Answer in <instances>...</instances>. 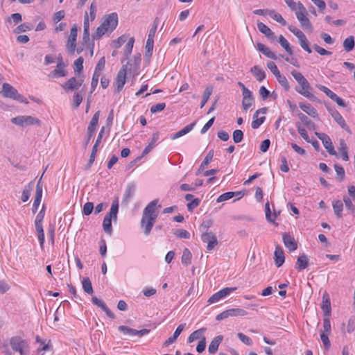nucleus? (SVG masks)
<instances>
[{"label":"nucleus","mask_w":355,"mask_h":355,"mask_svg":"<svg viewBox=\"0 0 355 355\" xmlns=\"http://www.w3.org/2000/svg\"><path fill=\"white\" fill-rule=\"evenodd\" d=\"M158 202V199L153 200L144 209L141 226L144 228V234L146 235H148L150 233L158 216L156 211V206Z\"/></svg>","instance_id":"nucleus-1"},{"label":"nucleus","mask_w":355,"mask_h":355,"mask_svg":"<svg viewBox=\"0 0 355 355\" xmlns=\"http://www.w3.org/2000/svg\"><path fill=\"white\" fill-rule=\"evenodd\" d=\"M119 211V199L116 198L112 203L110 212L107 213L103 219V227L105 233L111 235L112 233V220L114 221L117 219V214Z\"/></svg>","instance_id":"nucleus-2"},{"label":"nucleus","mask_w":355,"mask_h":355,"mask_svg":"<svg viewBox=\"0 0 355 355\" xmlns=\"http://www.w3.org/2000/svg\"><path fill=\"white\" fill-rule=\"evenodd\" d=\"M10 345L12 349L19 352V355H28L29 352V346L27 342L19 336H13L10 339ZM7 355H11L7 353Z\"/></svg>","instance_id":"nucleus-3"},{"label":"nucleus","mask_w":355,"mask_h":355,"mask_svg":"<svg viewBox=\"0 0 355 355\" xmlns=\"http://www.w3.org/2000/svg\"><path fill=\"white\" fill-rule=\"evenodd\" d=\"M1 93L4 97L12 98L19 102L28 103L27 101H25L26 98L24 96L19 94L17 90L8 83L3 84L2 91Z\"/></svg>","instance_id":"nucleus-4"},{"label":"nucleus","mask_w":355,"mask_h":355,"mask_svg":"<svg viewBox=\"0 0 355 355\" xmlns=\"http://www.w3.org/2000/svg\"><path fill=\"white\" fill-rule=\"evenodd\" d=\"M11 122L21 127H26L31 125H37L40 126L41 121L39 119L32 116H18L11 119Z\"/></svg>","instance_id":"nucleus-5"},{"label":"nucleus","mask_w":355,"mask_h":355,"mask_svg":"<svg viewBox=\"0 0 355 355\" xmlns=\"http://www.w3.org/2000/svg\"><path fill=\"white\" fill-rule=\"evenodd\" d=\"M297 9L298 11L296 12V17L300 21L302 28L304 29H311L312 28V25L310 20L306 17V10L300 1L297 3Z\"/></svg>","instance_id":"nucleus-6"},{"label":"nucleus","mask_w":355,"mask_h":355,"mask_svg":"<svg viewBox=\"0 0 355 355\" xmlns=\"http://www.w3.org/2000/svg\"><path fill=\"white\" fill-rule=\"evenodd\" d=\"M99 115H100V112L97 111L93 115V116L89 122V124L87 127V138L85 141V146H87L89 144L91 139L92 138V137L94 135V133L96 131V127L98 125V119H99Z\"/></svg>","instance_id":"nucleus-7"},{"label":"nucleus","mask_w":355,"mask_h":355,"mask_svg":"<svg viewBox=\"0 0 355 355\" xmlns=\"http://www.w3.org/2000/svg\"><path fill=\"white\" fill-rule=\"evenodd\" d=\"M300 87L295 88V91L300 94L304 96L311 101H314L315 97L311 94V91L313 89L308 80L306 79L303 82L298 83Z\"/></svg>","instance_id":"nucleus-8"},{"label":"nucleus","mask_w":355,"mask_h":355,"mask_svg":"<svg viewBox=\"0 0 355 355\" xmlns=\"http://www.w3.org/2000/svg\"><path fill=\"white\" fill-rule=\"evenodd\" d=\"M128 70L127 64L123 65V67L119 71L116 77L115 78V85L116 86V92H120L123 88V86L126 81V73Z\"/></svg>","instance_id":"nucleus-9"},{"label":"nucleus","mask_w":355,"mask_h":355,"mask_svg":"<svg viewBox=\"0 0 355 355\" xmlns=\"http://www.w3.org/2000/svg\"><path fill=\"white\" fill-rule=\"evenodd\" d=\"M236 289V287H226L220 291L215 293L212 295L208 300L207 302L209 304H213L218 302L221 299L225 297L227 295H230L232 292L234 291Z\"/></svg>","instance_id":"nucleus-10"},{"label":"nucleus","mask_w":355,"mask_h":355,"mask_svg":"<svg viewBox=\"0 0 355 355\" xmlns=\"http://www.w3.org/2000/svg\"><path fill=\"white\" fill-rule=\"evenodd\" d=\"M84 80L81 78H76V77L70 78L62 85V88L66 92H72L78 89L83 85Z\"/></svg>","instance_id":"nucleus-11"},{"label":"nucleus","mask_w":355,"mask_h":355,"mask_svg":"<svg viewBox=\"0 0 355 355\" xmlns=\"http://www.w3.org/2000/svg\"><path fill=\"white\" fill-rule=\"evenodd\" d=\"M315 135L322 142L324 147L327 149V152L331 155H336V152L334 150L332 141L330 137L325 133L315 132Z\"/></svg>","instance_id":"nucleus-12"},{"label":"nucleus","mask_w":355,"mask_h":355,"mask_svg":"<svg viewBox=\"0 0 355 355\" xmlns=\"http://www.w3.org/2000/svg\"><path fill=\"white\" fill-rule=\"evenodd\" d=\"M101 25L107 28V32H112L118 25V15L116 12L108 15Z\"/></svg>","instance_id":"nucleus-13"},{"label":"nucleus","mask_w":355,"mask_h":355,"mask_svg":"<svg viewBox=\"0 0 355 355\" xmlns=\"http://www.w3.org/2000/svg\"><path fill=\"white\" fill-rule=\"evenodd\" d=\"M327 110L334 119L336 121V123L345 130L347 132L351 133V130L349 126L345 123V119L342 116V115L339 113L338 110H336L334 107H328Z\"/></svg>","instance_id":"nucleus-14"},{"label":"nucleus","mask_w":355,"mask_h":355,"mask_svg":"<svg viewBox=\"0 0 355 355\" xmlns=\"http://www.w3.org/2000/svg\"><path fill=\"white\" fill-rule=\"evenodd\" d=\"M77 27L74 25L70 31V35L67 40V49L70 54H73L76 46Z\"/></svg>","instance_id":"nucleus-15"},{"label":"nucleus","mask_w":355,"mask_h":355,"mask_svg":"<svg viewBox=\"0 0 355 355\" xmlns=\"http://www.w3.org/2000/svg\"><path fill=\"white\" fill-rule=\"evenodd\" d=\"M119 331L123 333L124 334H126V335H130L131 336H137L139 337L144 336L148 334L150 331V330L146 329H144L141 330H137V329H132L128 326H123V325L119 327Z\"/></svg>","instance_id":"nucleus-16"},{"label":"nucleus","mask_w":355,"mask_h":355,"mask_svg":"<svg viewBox=\"0 0 355 355\" xmlns=\"http://www.w3.org/2000/svg\"><path fill=\"white\" fill-rule=\"evenodd\" d=\"M201 239L204 243H207V250L210 251L218 244L216 236L212 232H205L202 234Z\"/></svg>","instance_id":"nucleus-17"},{"label":"nucleus","mask_w":355,"mask_h":355,"mask_svg":"<svg viewBox=\"0 0 355 355\" xmlns=\"http://www.w3.org/2000/svg\"><path fill=\"white\" fill-rule=\"evenodd\" d=\"M136 186L134 183L131 182L128 184L121 202L122 205L127 206L128 205L132 198L134 196Z\"/></svg>","instance_id":"nucleus-18"},{"label":"nucleus","mask_w":355,"mask_h":355,"mask_svg":"<svg viewBox=\"0 0 355 355\" xmlns=\"http://www.w3.org/2000/svg\"><path fill=\"white\" fill-rule=\"evenodd\" d=\"M67 64L65 63L57 64L56 68L53 70L49 76L51 78L65 77L67 76V71L65 69Z\"/></svg>","instance_id":"nucleus-19"},{"label":"nucleus","mask_w":355,"mask_h":355,"mask_svg":"<svg viewBox=\"0 0 355 355\" xmlns=\"http://www.w3.org/2000/svg\"><path fill=\"white\" fill-rule=\"evenodd\" d=\"M257 28L261 33L264 34L268 40L271 41L276 40L277 37L275 34L265 24L262 22H258Z\"/></svg>","instance_id":"nucleus-20"},{"label":"nucleus","mask_w":355,"mask_h":355,"mask_svg":"<svg viewBox=\"0 0 355 355\" xmlns=\"http://www.w3.org/2000/svg\"><path fill=\"white\" fill-rule=\"evenodd\" d=\"M245 195L243 191H228L220 195L216 201L217 202H223L232 198L233 197H238V199L241 198Z\"/></svg>","instance_id":"nucleus-21"},{"label":"nucleus","mask_w":355,"mask_h":355,"mask_svg":"<svg viewBox=\"0 0 355 355\" xmlns=\"http://www.w3.org/2000/svg\"><path fill=\"white\" fill-rule=\"evenodd\" d=\"M283 242L290 251H294L297 248V244L295 239L288 234H283Z\"/></svg>","instance_id":"nucleus-22"},{"label":"nucleus","mask_w":355,"mask_h":355,"mask_svg":"<svg viewBox=\"0 0 355 355\" xmlns=\"http://www.w3.org/2000/svg\"><path fill=\"white\" fill-rule=\"evenodd\" d=\"M274 259L275 265L277 268H279L283 265L285 261L284 253L282 248L277 246L274 252Z\"/></svg>","instance_id":"nucleus-23"},{"label":"nucleus","mask_w":355,"mask_h":355,"mask_svg":"<svg viewBox=\"0 0 355 355\" xmlns=\"http://www.w3.org/2000/svg\"><path fill=\"white\" fill-rule=\"evenodd\" d=\"M223 340V336L219 335L216 336L210 343L209 347H208V352L209 354H214L216 353V352L218 349V347L220 344Z\"/></svg>","instance_id":"nucleus-24"},{"label":"nucleus","mask_w":355,"mask_h":355,"mask_svg":"<svg viewBox=\"0 0 355 355\" xmlns=\"http://www.w3.org/2000/svg\"><path fill=\"white\" fill-rule=\"evenodd\" d=\"M243 95V101H242V106L244 110L247 111L252 105L254 101V98L252 96V92H245V94H242Z\"/></svg>","instance_id":"nucleus-25"},{"label":"nucleus","mask_w":355,"mask_h":355,"mask_svg":"<svg viewBox=\"0 0 355 355\" xmlns=\"http://www.w3.org/2000/svg\"><path fill=\"white\" fill-rule=\"evenodd\" d=\"M324 311V316H329L331 314V302L327 293H324L322 296V304L321 306Z\"/></svg>","instance_id":"nucleus-26"},{"label":"nucleus","mask_w":355,"mask_h":355,"mask_svg":"<svg viewBox=\"0 0 355 355\" xmlns=\"http://www.w3.org/2000/svg\"><path fill=\"white\" fill-rule=\"evenodd\" d=\"M299 107L310 116L313 118L318 117L317 110L311 104L300 103Z\"/></svg>","instance_id":"nucleus-27"},{"label":"nucleus","mask_w":355,"mask_h":355,"mask_svg":"<svg viewBox=\"0 0 355 355\" xmlns=\"http://www.w3.org/2000/svg\"><path fill=\"white\" fill-rule=\"evenodd\" d=\"M308 265L309 259L307 256L305 254H302L298 257L295 268L297 270L301 271L305 269L308 266Z\"/></svg>","instance_id":"nucleus-28"},{"label":"nucleus","mask_w":355,"mask_h":355,"mask_svg":"<svg viewBox=\"0 0 355 355\" xmlns=\"http://www.w3.org/2000/svg\"><path fill=\"white\" fill-rule=\"evenodd\" d=\"M159 132H155L153 134L151 141L149 144L144 148L142 152V156H145L148 154L156 146V143L159 139Z\"/></svg>","instance_id":"nucleus-29"},{"label":"nucleus","mask_w":355,"mask_h":355,"mask_svg":"<svg viewBox=\"0 0 355 355\" xmlns=\"http://www.w3.org/2000/svg\"><path fill=\"white\" fill-rule=\"evenodd\" d=\"M257 49L258 50L261 52L266 57L272 59V60H277V55L270 51V49L265 46L264 44L261 43L257 44Z\"/></svg>","instance_id":"nucleus-30"},{"label":"nucleus","mask_w":355,"mask_h":355,"mask_svg":"<svg viewBox=\"0 0 355 355\" xmlns=\"http://www.w3.org/2000/svg\"><path fill=\"white\" fill-rule=\"evenodd\" d=\"M207 329L205 327L200 328L198 330L194 331L193 333L190 334V336L188 338V342L189 343L193 342L196 340H198L200 338L202 340V338L205 337L203 336V334L206 331Z\"/></svg>","instance_id":"nucleus-31"},{"label":"nucleus","mask_w":355,"mask_h":355,"mask_svg":"<svg viewBox=\"0 0 355 355\" xmlns=\"http://www.w3.org/2000/svg\"><path fill=\"white\" fill-rule=\"evenodd\" d=\"M250 71L259 82H261L266 78L265 71L259 66H254Z\"/></svg>","instance_id":"nucleus-32"},{"label":"nucleus","mask_w":355,"mask_h":355,"mask_svg":"<svg viewBox=\"0 0 355 355\" xmlns=\"http://www.w3.org/2000/svg\"><path fill=\"white\" fill-rule=\"evenodd\" d=\"M196 125V122H193L191 124H189L187 125V126H185L184 128H182L181 130L177 132L176 133H175L172 137H171V139H176L187 133H189L190 131H191L193 128V127L195 126Z\"/></svg>","instance_id":"nucleus-33"},{"label":"nucleus","mask_w":355,"mask_h":355,"mask_svg":"<svg viewBox=\"0 0 355 355\" xmlns=\"http://www.w3.org/2000/svg\"><path fill=\"white\" fill-rule=\"evenodd\" d=\"M33 182H30L26 186H25V187L22 191V194H21V200L24 202L28 201V200L29 199V198L31 196V191L33 190Z\"/></svg>","instance_id":"nucleus-34"},{"label":"nucleus","mask_w":355,"mask_h":355,"mask_svg":"<svg viewBox=\"0 0 355 355\" xmlns=\"http://www.w3.org/2000/svg\"><path fill=\"white\" fill-rule=\"evenodd\" d=\"M298 118L300 121L310 130H314L315 128V123L311 121L305 114L302 112H300L297 114Z\"/></svg>","instance_id":"nucleus-35"},{"label":"nucleus","mask_w":355,"mask_h":355,"mask_svg":"<svg viewBox=\"0 0 355 355\" xmlns=\"http://www.w3.org/2000/svg\"><path fill=\"white\" fill-rule=\"evenodd\" d=\"M213 157H214V150H211L209 151V153L206 155L205 159L201 163L200 168H199L198 172L196 173V175H198V173H200L201 171H203L205 168V167L212 160Z\"/></svg>","instance_id":"nucleus-36"},{"label":"nucleus","mask_w":355,"mask_h":355,"mask_svg":"<svg viewBox=\"0 0 355 355\" xmlns=\"http://www.w3.org/2000/svg\"><path fill=\"white\" fill-rule=\"evenodd\" d=\"M333 209H334V214L337 216V218H342V216H343L342 211L343 209V204L340 200L333 202Z\"/></svg>","instance_id":"nucleus-37"},{"label":"nucleus","mask_w":355,"mask_h":355,"mask_svg":"<svg viewBox=\"0 0 355 355\" xmlns=\"http://www.w3.org/2000/svg\"><path fill=\"white\" fill-rule=\"evenodd\" d=\"M35 340L37 343L40 345V347L38 348V350L47 351L52 347L50 340H49L46 343V340L42 339L39 336H37L35 337Z\"/></svg>","instance_id":"nucleus-38"},{"label":"nucleus","mask_w":355,"mask_h":355,"mask_svg":"<svg viewBox=\"0 0 355 355\" xmlns=\"http://www.w3.org/2000/svg\"><path fill=\"white\" fill-rule=\"evenodd\" d=\"M192 254L188 248H184L182 256V263L187 266L191 263Z\"/></svg>","instance_id":"nucleus-39"},{"label":"nucleus","mask_w":355,"mask_h":355,"mask_svg":"<svg viewBox=\"0 0 355 355\" xmlns=\"http://www.w3.org/2000/svg\"><path fill=\"white\" fill-rule=\"evenodd\" d=\"M212 92H213V87L212 86H208L206 87V89H205V91L203 92L202 99L201 104H200V108H202L205 106V105L207 103V102L208 101Z\"/></svg>","instance_id":"nucleus-40"},{"label":"nucleus","mask_w":355,"mask_h":355,"mask_svg":"<svg viewBox=\"0 0 355 355\" xmlns=\"http://www.w3.org/2000/svg\"><path fill=\"white\" fill-rule=\"evenodd\" d=\"M82 285L84 291L87 294L92 295L94 293L92 282L88 277L83 279Z\"/></svg>","instance_id":"nucleus-41"},{"label":"nucleus","mask_w":355,"mask_h":355,"mask_svg":"<svg viewBox=\"0 0 355 355\" xmlns=\"http://www.w3.org/2000/svg\"><path fill=\"white\" fill-rule=\"evenodd\" d=\"M269 16L274 20L282 24V26L286 25V20L282 17V16L280 14L277 12L275 10H271L270 11Z\"/></svg>","instance_id":"nucleus-42"},{"label":"nucleus","mask_w":355,"mask_h":355,"mask_svg":"<svg viewBox=\"0 0 355 355\" xmlns=\"http://www.w3.org/2000/svg\"><path fill=\"white\" fill-rule=\"evenodd\" d=\"M340 153L341 154L342 158L344 161H348L349 157L347 153V146L343 139L340 140Z\"/></svg>","instance_id":"nucleus-43"},{"label":"nucleus","mask_w":355,"mask_h":355,"mask_svg":"<svg viewBox=\"0 0 355 355\" xmlns=\"http://www.w3.org/2000/svg\"><path fill=\"white\" fill-rule=\"evenodd\" d=\"M343 47L347 52L351 51L354 47V37L349 36L343 42Z\"/></svg>","instance_id":"nucleus-44"},{"label":"nucleus","mask_w":355,"mask_h":355,"mask_svg":"<svg viewBox=\"0 0 355 355\" xmlns=\"http://www.w3.org/2000/svg\"><path fill=\"white\" fill-rule=\"evenodd\" d=\"M153 46H154V40H147L146 46H145V54L144 57L149 59L153 54Z\"/></svg>","instance_id":"nucleus-45"},{"label":"nucleus","mask_w":355,"mask_h":355,"mask_svg":"<svg viewBox=\"0 0 355 355\" xmlns=\"http://www.w3.org/2000/svg\"><path fill=\"white\" fill-rule=\"evenodd\" d=\"M279 42L280 45L286 50V51L288 54H290V55L293 54V50L290 47V44H289L288 42L282 35L279 37Z\"/></svg>","instance_id":"nucleus-46"},{"label":"nucleus","mask_w":355,"mask_h":355,"mask_svg":"<svg viewBox=\"0 0 355 355\" xmlns=\"http://www.w3.org/2000/svg\"><path fill=\"white\" fill-rule=\"evenodd\" d=\"M81 92V91H79L73 94L72 105L74 108H78L83 101V98Z\"/></svg>","instance_id":"nucleus-47"},{"label":"nucleus","mask_w":355,"mask_h":355,"mask_svg":"<svg viewBox=\"0 0 355 355\" xmlns=\"http://www.w3.org/2000/svg\"><path fill=\"white\" fill-rule=\"evenodd\" d=\"M298 40H299L301 47L304 51L308 52L309 53H311L312 52V51H311V48L309 47V42L306 35H304V36H302V37H300Z\"/></svg>","instance_id":"nucleus-48"},{"label":"nucleus","mask_w":355,"mask_h":355,"mask_svg":"<svg viewBox=\"0 0 355 355\" xmlns=\"http://www.w3.org/2000/svg\"><path fill=\"white\" fill-rule=\"evenodd\" d=\"M107 32V28H105L103 26H99L96 32L92 35L94 40L100 39L105 33Z\"/></svg>","instance_id":"nucleus-49"},{"label":"nucleus","mask_w":355,"mask_h":355,"mask_svg":"<svg viewBox=\"0 0 355 355\" xmlns=\"http://www.w3.org/2000/svg\"><path fill=\"white\" fill-rule=\"evenodd\" d=\"M276 78L279 83L281 85V86L283 87L286 91L289 90L290 85L285 76H283L280 73L279 76L276 77Z\"/></svg>","instance_id":"nucleus-50"},{"label":"nucleus","mask_w":355,"mask_h":355,"mask_svg":"<svg viewBox=\"0 0 355 355\" xmlns=\"http://www.w3.org/2000/svg\"><path fill=\"white\" fill-rule=\"evenodd\" d=\"M343 201L345 202L346 209L349 211V213L354 214L355 213V206L352 203V200L349 197L345 196L343 197Z\"/></svg>","instance_id":"nucleus-51"},{"label":"nucleus","mask_w":355,"mask_h":355,"mask_svg":"<svg viewBox=\"0 0 355 355\" xmlns=\"http://www.w3.org/2000/svg\"><path fill=\"white\" fill-rule=\"evenodd\" d=\"M229 311L231 317L245 316L248 314V312L245 310L239 308L230 309Z\"/></svg>","instance_id":"nucleus-52"},{"label":"nucleus","mask_w":355,"mask_h":355,"mask_svg":"<svg viewBox=\"0 0 355 355\" xmlns=\"http://www.w3.org/2000/svg\"><path fill=\"white\" fill-rule=\"evenodd\" d=\"M318 88L323 92L328 97H329L332 101L336 98L337 94L333 92L331 89L324 85H318Z\"/></svg>","instance_id":"nucleus-53"},{"label":"nucleus","mask_w":355,"mask_h":355,"mask_svg":"<svg viewBox=\"0 0 355 355\" xmlns=\"http://www.w3.org/2000/svg\"><path fill=\"white\" fill-rule=\"evenodd\" d=\"M334 168L336 172V174L339 178V181L341 182L344 180L345 176V173L343 167L338 164L334 165Z\"/></svg>","instance_id":"nucleus-54"},{"label":"nucleus","mask_w":355,"mask_h":355,"mask_svg":"<svg viewBox=\"0 0 355 355\" xmlns=\"http://www.w3.org/2000/svg\"><path fill=\"white\" fill-rule=\"evenodd\" d=\"M322 332H324L329 334L331 333V322L329 316H324L323 318V329Z\"/></svg>","instance_id":"nucleus-55"},{"label":"nucleus","mask_w":355,"mask_h":355,"mask_svg":"<svg viewBox=\"0 0 355 355\" xmlns=\"http://www.w3.org/2000/svg\"><path fill=\"white\" fill-rule=\"evenodd\" d=\"M94 210V203L91 202H86L83 209V214L85 216L90 215Z\"/></svg>","instance_id":"nucleus-56"},{"label":"nucleus","mask_w":355,"mask_h":355,"mask_svg":"<svg viewBox=\"0 0 355 355\" xmlns=\"http://www.w3.org/2000/svg\"><path fill=\"white\" fill-rule=\"evenodd\" d=\"M157 26H158L157 19H155V20L153 22V25L152 28L149 31L147 40H154V37L155 36Z\"/></svg>","instance_id":"nucleus-57"},{"label":"nucleus","mask_w":355,"mask_h":355,"mask_svg":"<svg viewBox=\"0 0 355 355\" xmlns=\"http://www.w3.org/2000/svg\"><path fill=\"white\" fill-rule=\"evenodd\" d=\"M42 197V184H41V178H40L36 185L35 200H41Z\"/></svg>","instance_id":"nucleus-58"},{"label":"nucleus","mask_w":355,"mask_h":355,"mask_svg":"<svg viewBox=\"0 0 355 355\" xmlns=\"http://www.w3.org/2000/svg\"><path fill=\"white\" fill-rule=\"evenodd\" d=\"M237 336L240 339V340L246 345L251 346L252 345V339L249 336L245 335L244 334L239 333L237 334Z\"/></svg>","instance_id":"nucleus-59"},{"label":"nucleus","mask_w":355,"mask_h":355,"mask_svg":"<svg viewBox=\"0 0 355 355\" xmlns=\"http://www.w3.org/2000/svg\"><path fill=\"white\" fill-rule=\"evenodd\" d=\"M83 62L84 59L83 57H79L75 60L73 63L75 71L79 73L83 69Z\"/></svg>","instance_id":"nucleus-60"},{"label":"nucleus","mask_w":355,"mask_h":355,"mask_svg":"<svg viewBox=\"0 0 355 355\" xmlns=\"http://www.w3.org/2000/svg\"><path fill=\"white\" fill-rule=\"evenodd\" d=\"M243 139V132L241 130H236L233 132V140L234 143H240Z\"/></svg>","instance_id":"nucleus-61"},{"label":"nucleus","mask_w":355,"mask_h":355,"mask_svg":"<svg viewBox=\"0 0 355 355\" xmlns=\"http://www.w3.org/2000/svg\"><path fill=\"white\" fill-rule=\"evenodd\" d=\"M100 76V73H98L97 72H94L91 83V93H92L95 90L96 86L98 85Z\"/></svg>","instance_id":"nucleus-62"},{"label":"nucleus","mask_w":355,"mask_h":355,"mask_svg":"<svg viewBox=\"0 0 355 355\" xmlns=\"http://www.w3.org/2000/svg\"><path fill=\"white\" fill-rule=\"evenodd\" d=\"M105 65V57H102L98 62L94 72H97L98 73H101V71L104 69Z\"/></svg>","instance_id":"nucleus-63"},{"label":"nucleus","mask_w":355,"mask_h":355,"mask_svg":"<svg viewBox=\"0 0 355 355\" xmlns=\"http://www.w3.org/2000/svg\"><path fill=\"white\" fill-rule=\"evenodd\" d=\"M200 200L199 198H194L187 204L188 211L192 212L193 210L200 205Z\"/></svg>","instance_id":"nucleus-64"}]
</instances>
